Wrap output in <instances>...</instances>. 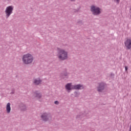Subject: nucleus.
I'll return each mask as SVG.
<instances>
[{"instance_id": "nucleus-17", "label": "nucleus", "mask_w": 131, "mask_h": 131, "mask_svg": "<svg viewBox=\"0 0 131 131\" xmlns=\"http://www.w3.org/2000/svg\"><path fill=\"white\" fill-rule=\"evenodd\" d=\"M129 131H131V125L130 126V128H129Z\"/></svg>"}, {"instance_id": "nucleus-6", "label": "nucleus", "mask_w": 131, "mask_h": 131, "mask_svg": "<svg viewBox=\"0 0 131 131\" xmlns=\"http://www.w3.org/2000/svg\"><path fill=\"white\" fill-rule=\"evenodd\" d=\"M105 90H106V84H105L104 83H99L98 86L97 87L98 92H103Z\"/></svg>"}, {"instance_id": "nucleus-9", "label": "nucleus", "mask_w": 131, "mask_h": 131, "mask_svg": "<svg viewBox=\"0 0 131 131\" xmlns=\"http://www.w3.org/2000/svg\"><path fill=\"white\" fill-rule=\"evenodd\" d=\"M33 83L36 85L40 84V83H41V80L39 78L34 79Z\"/></svg>"}, {"instance_id": "nucleus-4", "label": "nucleus", "mask_w": 131, "mask_h": 131, "mask_svg": "<svg viewBox=\"0 0 131 131\" xmlns=\"http://www.w3.org/2000/svg\"><path fill=\"white\" fill-rule=\"evenodd\" d=\"M13 10H14V7L12 6H8L6 8L5 12L6 19H8L13 14Z\"/></svg>"}, {"instance_id": "nucleus-3", "label": "nucleus", "mask_w": 131, "mask_h": 131, "mask_svg": "<svg viewBox=\"0 0 131 131\" xmlns=\"http://www.w3.org/2000/svg\"><path fill=\"white\" fill-rule=\"evenodd\" d=\"M90 11L93 15H100L101 14V9L95 5H92L91 6Z\"/></svg>"}, {"instance_id": "nucleus-12", "label": "nucleus", "mask_w": 131, "mask_h": 131, "mask_svg": "<svg viewBox=\"0 0 131 131\" xmlns=\"http://www.w3.org/2000/svg\"><path fill=\"white\" fill-rule=\"evenodd\" d=\"M35 96L37 98H38V99H40V98L41 97V94H40V93H35Z\"/></svg>"}, {"instance_id": "nucleus-1", "label": "nucleus", "mask_w": 131, "mask_h": 131, "mask_svg": "<svg viewBox=\"0 0 131 131\" xmlns=\"http://www.w3.org/2000/svg\"><path fill=\"white\" fill-rule=\"evenodd\" d=\"M57 57L59 60H66L68 59V52L64 49L57 48Z\"/></svg>"}, {"instance_id": "nucleus-10", "label": "nucleus", "mask_w": 131, "mask_h": 131, "mask_svg": "<svg viewBox=\"0 0 131 131\" xmlns=\"http://www.w3.org/2000/svg\"><path fill=\"white\" fill-rule=\"evenodd\" d=\"M6 112L8 114L11 112V103L10 102L8 103L6 105Z\"/></svg>"}, {"instance_id": "nucleus-13", "label": "nucleus", "mask_w": 131, "mask_h": 131, "mask_svg": "<svg viewBox=\"0 0 131 131\" xmlns=\"http://www.w3.org/2000/svg\"><path fill=\"white\" fill-rule=\"evenodd\" d=\"M54 104L56 105H59V102L58 101H56L54 102Z\"/></svg>"}, {"instance_id": "nucleus-8", "label": "nucleus", "mask_w": 131, "mask_h": 131, "mask_svg": "<svg viewBox=\"0 0 131 131\" xmlns=\"http://www.w3.org/2000/svg\"><path fill=\"white\" fill-rule=\"evenodd\" d=\"M72 90H82L83 89V86L81 84L73 85L72 87Z\"/></svg>"}, {"instance_id": "nucleus-11", "label": "nucleus", "mask_w": 131, "mask_h": 131, "mask_svg": "<svg viewBox=\"0 0 131 131\" xmlns=\"http://www.w3.org/2000/svg\"><path fill=\"white\" fill-rule=\"evenodd\" d=\"M66 89L67 90V91H70L71 90H72V83H69L67 84L66 85Z\"/></svg>"}, {"instance_id": "nucleus-5", "label": "nucleus", "mask_w": 131, "mask_h": 131, "mask_svg": "<svg viewBox=\"0 0 131 131\" xmlns=\"http://www.w3.org/2000/svg\"><path fill=\"white\" fill-rule=\"evenodd\" d=\"M41 118L44 121H48L51 118H52V116L51 115V114L50 113H43L41 115Z\"/></svg>"}, {"instance_id": "nucleus-7", "label": "nucleus", "mask_w": 131, "mask_h": 131, "mask_svg": "<svg viewBox=\"0 0 131 131\" xmlns=\"http://www.w3.org/2000/svg\"><path fill=\"white\" fill-rule=\"evenodd\" d=\"M125 47L127 48V50H130L131 49V39H127L125 41Z\"/></svg>"}, {"instance_id": "nucleus-15", "label": "nucleus", "mask_w": 131, "mask_h": 131, "mask_svg": "<svg viewBox=\"0 0 131 131\" xmlns=\"http://www.w3.org/2000/svg\"><path fill=\"white\" fill-rule=\"evenodd\" d=\"M120 0H116V2H117V4H119V2Z\"/></svg>"}, {"instance_id": "nucleus-16", "label": "nucleus", "mask_w": 131, "mask_h": 131, "mask_svg": "<svg viewBox=\"0 0 131 131\" xmlns=\"http://www.w3.org/2000/svg\"><path fill=\"white\" fill-rule=\"evenodd\" d=\"M125 69L126 71H127V69H128L127 67H125Z\"/></svg>"}, {"instance_id": "nucleus-2", "label": "nucleus", "mask_w": 131, "mask_h": 131, "mask_svg": "<svg viewBox=\"0 0 131 131\" xmlns=\"http://www.w3.org/2000/svg\"><path fill=\"white\" fill-rule=\"evenodd\" d=\"M34 60V58H33V56L30 53H27L23 56L22 60L24 64L26 65L31 64Z\"/></svg>"}, {"instance_id": "nucleus-14", "label": "nucleus", "mask_w": 131, "mask_h": 131, "mask_svg": "<svg viewBox=\"0 0 131 131\" xmlns=\"http://www.w3.org/2000/svg\"><path fill=\"white\" fill-rule=\"evenodd\" d=\"M63 75H64V76H68V73H63Z\"/></svg>"}, {"instance_id": "nucleus-18", "label": "nucleus", "mask_w": 131, "mask_h": 131, "mask_svg": "<svg viewBox=\"0 0 131 131\" xmlns=\"http://www.w3.org/2000/svg\"><path fill=\"white\" fill-rule=\"evenodd\" d=\"M71 2H75V0H70Z\"/></svg>"}]
</instances>
